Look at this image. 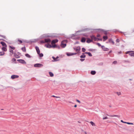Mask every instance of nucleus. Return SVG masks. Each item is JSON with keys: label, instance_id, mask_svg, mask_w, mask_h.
Here are the masks:
<instances>
[{"label": "nucleus", "instance_id": "28", "mask_svg": "<svg viewBox=\"0 0 134 134\" xmlns=\"http://www.w3.org/2000/svg\"><path fill=\"white\" fill-rule=\"evenodd\" d=\"M9 52L11 53H12V54H13V51L12 49H9Z\"/></svg>", "mask_w": 134, "mask_h": 134}, {"label": "nucleus", "instance_id": "61", "mask_svg": "<svg viewBox=\"0 0 134 134\" xmlns=\"http://www.w3.org/2000/svg\"><path fill=\"white\" fill-rule=\"evenodd\" d=\"M129 80H131V79H130Z\"/></svg>", "mask_w": 134, "mask_h": 134}, {"label": "nucleus", "instance_id": "13", "mask_svg": "<svg viewBox=\"0 0 134 134\" xmlns=\"http://www.w3.org/2000/svg\"><path fill=\"white\" fill-rule=\"evenodd\" d=\"M108 115L109 116L111 117H117L119 118H120V116H119L117 115Z\"/></svg>", "mask_w": 134, "mask_h": 134}, {"label": "nucleus", "instance_id": "43", "mask_svg": "<svg viewBox=\"0 0 134 134\" xmlns=\"http://www.w3.org/2000/svg\"><path fill=\"white\" fill-rule=\"evenodd\" d=\"M56 45L55 44H54V45H53L52 46V47H53V48H54L56 47Z\"/></svg>", "mask_w": 134, "mask_h": 134}, {"label": "nucleus", "instance_id": "39", "mask_svg": "<svg viewBox=\"0 0 134 134\" xmlns=\"http://www.w3.org/2000/svg\"><path fill=\"white\" fill-rule=\"evenodd\" d=\"M16 59L14 58H13L12 59V60L13 62H15L16 61Z\"/></svg>", "mask_w": 134, "mask_h": 134}, {"label": "nucleus", "instance_id": "45", "mask_svg": "<svg viewBox=\"0 0 134 134\" xmlns=\"http://www.w3.org/2000/svg\"><path fill=\"white\" fill-rule=\"evenodd\" d=\"M116 63H117V62L116 61H114L113 62V63L114 64H116Z\"/></svg>", "mask_w": 134, "mask_h": 134}, {"label": "nucleus", "instance_id": "59", "mask_svg": "<svg viewBox=\"0 0 134 134\" xmlns=\"http://www.w3.org/2000/svg\"><path fill=\"white\" fill-rule=\"evenodd\" d=\"M69 102L70 103H71V102Z\"/></svg>", "mask_w": 134, "mask_h": 134}, {"label": "nucleus", "instance_id": "51", "mask_svg": "<svg viewBox=\"0 0 134 134\" xmlns=\"http://www.w3.org/2000/svg\"><path fill=\"white\" fill-rule=\"evenodd\" d=\"M1 37H3L4 38H5V36H2V35H1Z\"/></svg>", "mask_w": 134, "mask_h": 134}, {"label": "nucleus", "instance_id": "44", "mask_svg": "<svg viewBox=\"0 0 134 134\" xmlns=\"http://www.w3.org/2000/svg\"><path fill=\"white\" fill-rule=\"evenodd\" d=\"M85 60V59H80V60L81 61V62H83V61L84 60Z\"/></svg>", "mask_w": 134, "mask_h": 134}, {"label": "nucleus", "instance_id": "14", "mask_svg": "<svg viewBox=\"0 0 134 134\" xmlns=\"http://www.w3.org/2000/svg\"><path fill=\"white\" fill-rule=\"evenodd\" d=\"M92 40H90L89 38H87V41L86 42L87 43H89L91 42H92Z\"/></svg>", "mask_w": 134, "mask_h": 134}, {"label": "nucleus", "instance_id": "34", "mask_svg": "<svg viewBox=\"0 0 134 134\" xmlns=\"http://www.w3.org/2000/svg\"><path fill=\"white\" fill-rule=\"evenodd\" d=\"M101 47L102 49H103L104 51H105L106 50L105 49H104L105 47L104 46H101Z\"/></svg>", "mask_w": 134, "mask_h": 134}, {"label": "nucleus", "instance_id": "3", "mask_svg": "<svg viewBox=\"0 0 134 134\" xmlns=\"http://www.w3.org/2000/svg\"><path fill=\"white\" fill-rule=\"evenodd\" d=\"M80 48L79 46L75 47L74 48V49L77 53L79 52V51L80 50Z\"/></svg>", "mask_w": 134, "mask_h": 134}, {"label": "nucleus", "instance_id": "6", "mask_svg": "<svg viewBox=\"0 0 134 134\" xmlns=\"http://www.w3.org/2000/svg\"><path fill=\"white\" fill-rule=\"evenodd\" d=\"M133 53V51H127L126 52V54H128L129 53V55L131 56H132V55H133V53Z\"/></svg>", "mask_w": 134, "mask_h": 134}, {"label": "nucleus", "instance_id": "2", "mask_svg": "<svg viewBox=\"0 0 134 134\" xmlns=\"http://www.w3.org/2000/svg\"><path fill=\"white\" fill-rule=\"evenodd\" d=\"M43 65L42 64L37 63L34 64V66L35 67L40 68L42 67Z\"/></svg>", "mask_w": 134, "mask_h": 134}, {"label": "nucleus", "instance_id": "22", "mask_svg": "<svg viewBox=\"0 0 134 134\" xmlns=\"http://www.w3.org/2000/svg\"><path fill=\"white\" fill-rule=\"evenodd\" d=\"M6 47H2V50L4 51H6L7 50V49L6 48Z\"/></svg>", "mask_w": 134, "mask_h": 134}, {"label": "nucleus", "instance_id": "37", "mask_svg": "<svg viewBox=\"0 0 134 134\" xmlns=\"http://www.w3.org/2000/svg\"><path fill=\"white\" fill-rule=\"evenodd\" d=\"M127 124L129 125H133V123H130L129 122H127Z\"/></svg>", "mask_w": 134, "mask_h": 134}, {"label": "nucleus", "instance_id": "48", "mask_svg": "<svg viewBox=\"0 0 134 134\" xmlns=\"http://www.w3.org/2000/svg\"><path fill=\"white\" fill-rule=\"evenodd\" d=\"M97 36V37H100V35L99 34H98Z\"/></svg>", "mask_w": 134, "mask_h": 134}, {"label": "nucleus", "instance_id": "38", "mask_svg": "<svg viewBox=\"0 0 134 134\" xmlns=\"http://www.w3.org/2000/svg\"><path fill=\"white\" fill-rule=\"evenodd\" d=\"M15 56L16 58H18L19 57V56L17 54L15 55Z\"/></svg>", "mask_w": 134, "mask_h": 134}, {"label": "nucleus", "instance_id": "20", "mask_svg": "<svg viewBox=\"0 0 134 134\" xmlns=\"http://www.w3.org/2000/svg\"><path fill=\"white\" fill-rule=\"evenodd\" d=\"M91 74L94 75L96 73V72L95 71H92L91 72Z\"/></svg>", "mask_w": 134, "mask_h": 134}, {"label": "nucleus", "instance_id": "18", "mask_svg": "<svg viewBox=\"0 0 134 134\" xmlns=\"http://www.w3.org/2000/svg\"><path fill=\"white\" fill-rule=\"evenodd\" d=\"M103 41H105L106 40H107L108 38V37L106 36H103Z\"/></svg>", "mask_w": 134, "mask_h": 134}, {"label": "nucleus", "instance_id": "31", "mask_svg": "<svg viewBox=\"0 0 134 134\" xmlns=\"http://www.w3.org/2000/svg\"><path fill=\"white\" fill-rule=\"evenodd\" d=\"M108 119V117L107 116H106V117H103V119L104 120H105V119Z\"/></svg>", "mask_w": 134, "mask_h": 134}, {"label": "nucleus", "instance_id": "36", "mask_svg": "<svg viewBox=\"0 0 134 134\" xmlns=\"http://www.w3.org/2000/svg\"><path fill=\"white\" fill-rule=\"evenodd\" d=\"M52 97H55L56 98H60V97H57V96H56L54 95H53L52 96Z\"/></svg>", "mask_w": 134, "mask_h": 134}, {"label": "nucleus", "instance_id": "4", "mask_svg": "<svg viewBox=\"0 0 134 134\" xmlns=\"http://www.w3.org/2000/svg\"><path fill=\"white\" fill-rule=\"evenodd\" d=\"M76 53H66V55L68 56H69L74 55H76Z\"/></svg>", "mask_w": 134, "mask_h": 134}, {"label": "nucleus", "instance_id": "42", "mask_svg": "<svg viewBox=\"0 0 134 134\" xmlns=\"http://www.w3.org/2000/svg\"><path fill=\"white\" fill-rule=\"evenodd\" d=\"M97 44L99 47L101 46V44L99 43H97Z\"/></svg>", "mask_w": 134, "mask_h": 134}, {"label": "nucleus", "instance_id": "30", "mask_svg": "<svg viewBox=\"0 0 134 134\" xmlns=\"http://www.w3.org/2000/svg\"><path fill=\"white\" fill-rule=\"evenodd\" d=\"M9 47H10V48H11V49H15V47H12L11 46H9Z\"/></svg>", "mask_w": 134, "mask_h": 134}, {"label": "nucleus", "instance_id": "1", "mask_svg": "<svg viewBox=\"0 0 134 134\" xmlns=\"http://www.w3.org/2000/svg\"><path fill=\"white\" fill-rule=\"evenodd\" d=\"M66 42L67 41L66 40H64L62 41L60 45L61 47L63 48L65 47L66 46Z\"/></svg>", "mask_w": 134, "mask_h": 134}, {"label": "nucleus", "instance_id": "12", "mask_svg": "<svg viewBox=\"0 0 134 134\" xmlns=\"http://www.w3.org/2000/svg\"><path fill=\"white\" fill-rule=\"evenodd\" d=\"M45 43L50 42L51 40L50 39H45Z\"/></svg>", "mask_w": 134, "mask_h": 134}, {"label": "nucleus", "instance_id": "49", "mask_svg": "<svg viewBox=\"0 0 134 134\" xmlns=\"http://www.w3.org/2000/svg\"><path fill=\"white\" fill-rule=\"evenodd\" d=\"M41 42H42V43H45V41H41Z\"/></svg>", "mask_w": 134, "mask_h": 134}, {"label": "nucleus", "instance_id": "53", "mask_svg": "<svg viewBox=\"0 0 134 134\" xmlns=\"http://www.w3.org/2000/svg\"><path fill=\"white\" fill-rule=\"evenodd\" d=\"M121 122L124 123V121L122 120H121Z\"/></svg>", "mask_w": 134, "mask_h": 134}, {"label": "nucleus", "instance_id": "50", "mask_svg": "<svg viewBox=\"0 0 134 134\" xmlns=\"http://www.w3.org/2000/svg\"><path fill=\"white\" fill-rule=\"evenodd\" d=\"M98 40H100V41H102V39H99V38H98V39H97V41H98Z\"/></svg>", "mask_w": 134, "mask_h": 134}, {"label": "nucleus", "instance_id": "8", "mask_svg": "<svg viewBox=\"0 0 134 134\" xmlns=\"http://www.w3.org/2000/svg\"><path fill=\"white\" fill-rule=\"evenodd\" d=\"M19 77V76L18 75H12L11 76V78L12 79H14L15 78H17Z\"/></svg>", "mask_w": 134, "mask_h": 134}, {"label": "nucleus", "instance_id": "15", "mask_svg": "<svg viewBox=\"0 0 134 134\" xmlns=\"http://www.w3.org/2000/svg\"><path fill=\"white\" fill-rule=\"evenodd\" d=\"M81 58H84L86 57V55H85L84 53H83L82 55H81L80 57Z\"/></svg>", "mask_w": 134, "mask_h": 134}, {"label": "nucleus", "instance_id": "60", "mask_svg": "<svg viewBox=\"0 0 134 134\" xmlns=\"http://www.w3.org/2000/svg\"><path fill=\"white\" fill-rule=\"evenodd\" d=\"M111 52V51H110V53Z\"/></svg>", "mask_w": 134, "mask_h": 134}, {"label": "nucleus", "instance_id": "21", "mask_svg": "<svg viewBox=\"0 0 134 134\" xmlns=\"http://www.w3.org/2000/svg\"><path fill=\"white\" fill-rule=\"evenodd\" d=\"M85 53L86 54H88V55L90 57L92 56V55L91 53L90 52H85Z\"/></svg>", "mask_w": 134, "mask_h": 134}, {"label": "nucleus", "instance_id": "25", "mask_svg": "<svg viewBox=\"0 0 134 134\" xmlns=\"http://www.w3.org/2000/svg\"><path fill=\"white\" fill-rule=\"evenodd\" d=\"M21 49L22 50V51H23L24 52H26V48L25 47H23Z\"/></svg>", "mask_w": 134, "mask_h": 134}, {"label": "nucleus", "instance_id": "46", "mask_svg": "<svg viewBox=\"0 0 134 134\" xmlns=\"http://www.w3.org/2000/svg\"><path fill=\"white\" fill-rule=\"evenodd\" d=\"M18 41L21 43H22V41L20 40H18Z\"/></svg>", "mask_w": 134, "mask_h": 134}, {"label": "nucleus", "instance_id": "7", "mask_svg": "<svg viewBox=\"0 0 134 134\" xmlns=\"http://www.w3.org/2000/svg\"><path fill=\"white\" fill-rule=\"evenodd\" d=\"M58 41V40L57 39H55L53 40L51 42V44H54L57 42Z\"/></svg>", "mask_w": 134, "mask_h": 134}, {"label": "nucleus", "instance_id": "16", "mask_svg": "<svg viewBox=\"0 0 134 134\" xmlns=\"http://www.w3.org/2000/svg\"><path fill=\"white\" fill-rule=\"evenodd\" d=\"M109 42L112 43L113 44H114V43L112 39H110L109 41Z\"/></svg>", "mask_w": 134, "mask_h": 134}, {"label": "nucleus", "instance_id": "27", "mask_svg": "<svg viewBox=\"0 0 134 134\" xmlns=\"http://www.w3.org/2000/svg\"><path fill=\"white\" fill-rule=\"evenodd\" d=\"M95 36L93 35H92L91 36H90V37L91 39V40H93L94 39V37Z\"/></svg>", "mask_w": 134, "mask_h": 134}, {"label": "nucleus", "instance_id": "58", "mask_svg": "<svg viewBox=\"0 0 134 134\" xmlns=\"http://www.w3.org/2000/svg\"><path fill=\"white\" fill-rule=\"evenodd\" d=\"M132 56L134 57V53H133V55H132Z\"/></svg>", "mask_w": 134, "mask_h": 134}, {"label": "nucleus", "instance_id": "23", "mask_svg": "<svg viewBox=\"0 0 134 134\" xmlns=\"http://www.w3.org/2000/svg\"><path fill=\"white\" fill-rule=\"evenodd\" d=\"M85 39L84 38H82L81 40V42H84L85 41Z\"/></svg>", "mask_w": 134, "mask_h": 134}, {"label": "nucleus", "instance_id": "32", "mask_svg": "<svg viewBox=\"0 0 134 134\" xmlns=\"http://www.w3.org/2000/svg\"><path fill=\"white\" fill-rule=\"evenodd\" d=\"M97 39H98V38H97L95 37L94 38V39L93 40H94V41H97Z\"/></svg>", "mask_w": 134, "mask_h": 134}, {"label": "nucleus", "instance_id": "41", "mask_svg": "<svg viewBox=\"0 0 134 134\" xmlns=\"http://www.w3.org/2000/svg\"><path fill=\"white\" fill-rule=\"evenodd\" d=\"M120 41L118 39H117L116 40V42H119Z\"/></svg>", "mask_w": 134, "mask_h": 134}, {"label": "nucleus", "instance_id": "40", "mask_svg": "<svg viewBox=\"0 0 134 134\" xmlns=\"http://www.w3.org/2000/svg\"><path fill=\"white\" fill-rule=\"evenodd\" d=\"M83 133L84 134H88V133H87L86 131H83Z\"/></svg>", "mask_w": 134, "mask_h": 134}, {"label": "nucleus", "instance_id": "35", "mask_svg": "<svg viewBox=\"0 0 134 134\" xmlns=\"http://www.w3.org/2000/svg\"><path fill=\"white\" fill-rule=\"evenodd\" d=\"M52 58L54 60V61H56L57 60L54 57H53Z\"/></svg>", "mask_w": 134, "mask_h": 134}, {"label": "nucleus", "instance_id": "26", "mask_svg": "<svg viewBox=\"0 0 134 134\" xmlns=\"http://www.w3.org/2000/svg\"><path fill=\"white\" fill-rule=\"evenodd\" d=\"M4 54V53L3 52H0V55H3Z\"/></svg>", "mask_w": 134, "mask_h": 134}, {"label": "nucleus", "instance_id": "47", "mask_svg": "<svg viewBox=\"0 0 134 134\" xmlns=\"http://www.w3.org/2000/svg\"><path fill=\"white\" fill-rule=\"evenodd\" d=\"M76 101L79 103H80V102L79 100H77V99L76 100Z\"/></svg>", "mask_w": 134, "mask_h": 134}, {"label": "nucleus", "instance_id": "17", "mask_svg": "<svg viewBox=\"0 0 134 134\" xmlns=\"http://www.w3.org/2000/svg\"><path fill=\"white\" fill-rule=\"evenodd\" d=\"M25 56L29 58H31V56L29 54L27 53L25 54Z\"/></svg>", "mask_w": 134, "mask_h": 134}, {"label": "nucleus", "instance_id": "19", "mask_svg": "<svg viewBox=\"0 0 134 134\" xmlns=\"http://www.w3.org/2000/svg\"><path fill=\"white\" fill-rule=\"evenodd\" d=\"M90 122L93 126H96V125H95L94 123L93 122L91 121H90Z\"/></svg>", "mask_w": 134, "mask_h": 134}, {"label": "nucleus", "instance_id": "56", "mask_svg": "<svg viewBox=\"0 0 134 134\" xmlns=\"http://www.w3.org/2000/svg\"><path fill=\"white\" fill-rule=\"evenodd\" d=\"M127 122H124V123H126V124H127Z\"/></svg>", "mask_w": 134, "mask_h": 134}, {"label": "nucleus", "instance_id": "9", "mask_svg": "<svg viewBox=\"0 0 134 134\" xmlns=\"http://www.w3.org/2000/svg\"><path fill=\"white\" fill-rule=\"evenodd\" d=\"M35 49H36L37 54H39L40 52V51L39 49V48L38 47L36 46L35 47Z\"/></svg>", "mask_w": 134, "mask_h": 134}, {"label": "nucleus", "instance_id": "24", "mask_svg": "<svg viewBox=\"0 0 134 134\" xmlns=\"http://www.w3.org/2000/svg\"><path fill=\"white\" fill-rule=\"evenodd\" d=\"M49 74L50 76L51 77H52L54 75L53 74L52 72H49Z\"/></svg>", "mask_w": 134, "mask_h": 134}, {"label": "nucleus", "instance_id": "10", "mask_svg": "<svg viewBox=\"0 0 134 134\" xmlns=\"http://www.w3.org/2000/svg\"><path fill=\"white\" fill-rule=\"evenodd\" d=\"M1 43L2 45V46L4 47H7V45L4 42H1Z\"/></svg>", "mask_w": 134, "mask_h": 134}, {"label": "nucleus", "instance_id": "55", "mask_svg": "<svg viewBox=\"0 0 134 134\" xmlns=\"http://www.w3.org/2000/svg\"><path fill=\"white\" fill-rule=\"evenodd\" d=\"M74 107H77V105H75L74 106Z\"/></svg>", "mask_w": 134, "mask_h": 134}, {"label": "nucleus", "instance_id": "33", "mask_svg": "<svg viewBox=\"0 0 134 134\" xmlns=\"http://www.w3.org/2000/svg\"><path fill=\"white\" fill-rule=\"evenodd\" d=\"M82 51L83 52H84L86 51V49L84 48H82Z\"/></svg>", "mask_w": 134, "mask_h": 134}, {"label": "nucleus", "instance_id": "52", "mask_svg": "<svg viewBox=\"0 0 134 134\" xmlns=\"http://www.w3.org/2000/svg\"><path fill=\"white\" fill-rule=\"evenodd\" d=\"M117 94L118 95H119L120 94V93H117Z\"/></svg>", "mask_w": 134, "mask_h": 134}, {"label": "nucleus", "instance_id": "54", "mask_svg": "<svg viewBox=\"0 0 134 134\" xmlns=\"http://www.w3.org/2000/svg\"><path fill=\"white\" fill-rule=\"evenodd\" d=\"M121 51L119 52H118L119 54H121Z\"/></svg>", "mask_w": 134, "mask_h": 134}, {"label": "nucleus", "instance_id": "57", "mask_svg": "<svg viewBox=\"0 0 134 134\" xmlns=\"http://www.w3.org/2000/svg\"><path fill=\"white\" fill-rule=\"evenodd\" d=\"M58 58V57H56V58H55L56 59H57Z\"/></svg>", "mask_w": 134, "mask_h": 134}, {"label": "nucleus", "instance_id": "11", "mask_svg": "<svg viewBox=\"0 0 134 134\" xmlns=\"http://www.w3.org/2000/svg\"><path fill=\"white\" fill-rule=\"evenodd\" d=\"M45 46L47 48H51L52 47V46H51L50 44H46Z\"/></svg>", "mask_w": 134, "mask_h": 134}, {"label": "nucleus", "instance_id": "5", "mask_svg": "<svg viewBox=\"0 0 134 134\" xmlns=\"http://www.w3.org/2000/svg\"><path fill=\"white\" fill-rule=\"evenodd\" d=\"M18 60L20 63L22 64H25L26 63V62L25 61V60L23 59Z\"/></svg>", "mask_w": 134, "mask_h": 134}, {"label": "nucleus", "instance_id": "29", "mask_svg": "<svg viewBox=\"0 0 134 134\" xmlns=\"http://www.w3.org/2000/svg\"><path fill=\"white\" fill-rule=\"evenodd\" d=\"M39 55L40 57H42L43 56V54L42 53H40L39 54H38Z\"/></svg>", "mask_w": 134, "mask_h": 134}]
</instances>
